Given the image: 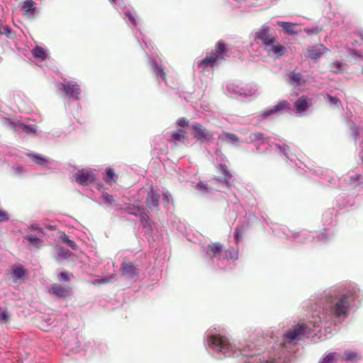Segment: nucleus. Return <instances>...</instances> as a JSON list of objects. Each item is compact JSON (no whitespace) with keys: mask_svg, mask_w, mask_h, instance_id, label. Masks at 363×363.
Returning a JSON list of instances; mask_svg holds the SVG:
<instances>
[{"mask_svg":"<svg viewBox=\"0 0 363 363\" xmlns=\"http://www.w3.org/2000/svg\"><path fill=\"white\" fill-rule=\"evenodd\" d=\"M312 105V99L306 96H301L294 102V107L297 112L306 111Z\"/></svg>","mask_w":363,"mask_h":363,"instance_id":"1a4fd4ad","label":"nucleus"},{"mask_svg":"<svg viewBox=\"0 0 363 363\" xmlns=\"http://www.w3.org/2000/svg\"><path fill=\"white\" fill-rule=\"evenodd\" d=\"M357 354L354 352L352 351H346L344 353V355L341 357L342 360L344 361H354L357 359Z\"/></svg>","mask_w":363,"mask_h":363,"instance_id":"72a5a7b5","label":"nucleus"},{"mask_svg":"<svg viewBox=\"0 0 363 363\" xmlns=\"http://www.w3.org/2000/svg\"><path fill=\"white\" fill-rule=\"evenodd\" d=\"M60 239L62 242L65 243L67 246L71 247L72 250H77V245L76 242L69 238V236L66 235L65 233H63L60 235Z\"/></svg>","mask_w":363,"mask_h":363,"instance_id":"c756f323","label":"nucleus"},{"mask_svg":"<svg viewBox=\"0 0 363 363\" xmlns=\"http://www.w3.org/2000/svg\"><path fill=\"white\" fill-rule=\"evenodd\" d=\"M32 55L34 57L39 59L40 61L45 60L47 57L45 50L40 46H35L33 49Z\"/></svg>","mask_w":363,"mask_h":363,"instance_id":"b1692460","label":"nucleus"},{"mask_svg":"<svg viewBox=\"0 0 363 363\" xmlns=\"http://www.w3.org/2000/svg\"><path fill=\"white\" fill-rule=\"evenodd\" d=\"M306 83V81L303 79L302 75L298 72H292L291 73V77L289 84L294 86H298Z\"/></svg>","mask_w":363,"mask_h":363,"instance_id":"aec40b11","label":"nucleus"},{"mask_svg":"<svg viewBox=\"0 0 363 363\" xmlns=\"http://www.w3.org/2000/svg\"><path fill=\"white\" fill-rule=\"evenodd\" d=\"M320 320L315 321H310L308 324L301 323L298 324L296 328L293 330H289L284 335V339L288 342H292L295 340H299L301 336L308 335L311 333L310 325H312L314 328L320 326Z\"/></svg>","mask_w":363,"mask_h":363,"instance_id":"f03ea898","label":"nucleus"},{"mask_svg":"<svg viewBox=\"0 0 363 363\" xmlns=\"http://www.w3.org/2000/svg\"><path fill=\"white\" fill-rule=\"evenodd\" d=\"M21 9L24 11V16L30 18L33 16L35 8L33 0H26L21 4Z\"/></svg>","mask_w":363,"mask_h":363,"instance_id":"2eb2a0df","label":"nucleus"},{"mask_svg":"<svg viewBox=\"0 0 363 363\" xmlns=\"http://www.w3.org/2000/svg\"><path fill=\"white\" fill-rule=\"evenodd\" d=\"M154 72L156 75L160 76L163 81H166V73L164 72L162 67L155 65Z\"/></svg>","mask_w":363,"mask_h":363,"instance_id":"e433bc0d","label":"nucleus"},{"mask_svg":"<svg viewBox=\"0 0 363 363\" xmlns=\"http://www.w3.org/2000/svg\"><path fill=\"white\" fill-rule=\"evenodd\" d=\"M362 176L360 174H356L354 177H351L352 181H358L361 179Z\"/></svg>","mask_w":363,"mask_h":363,"instance_id":"3c124183","label":"nucleus"},{"mask_svg":"<svg viewBox=\"0 0 363 363\" xmlns=\"http://www.w3.org/2000/svg\"><path fill=\"white\" fill-rule=\"evenodd\" d=\"M10 314L6 308L3 309L0 306V323L5 324L9 322Z\"/></svg>","mask_w":363,"mask_h":363,"instance_id":"473e14b6","label":"nucleus"},{"mask_svg":"<svg viewBox=\"0 0 363 363\" xmlns=\"http://www.w3.org/2000/svg\"><path fill=\"white\" fill-rule=\"evenodd\" d=\"M63 91L67 95L74 97L75 99H79L81 94V89L79 86L74 82L69 81L66 83L61 84Z\"/></svg>","mask_w":363,"mask_h":363,"instance_id":"0eeeda50","label":"nucleus"},{"mask_svg":"<svg viewBox=\"0 0 363 363\" xmlns=\"http://www.w3.org/2000/svg\"><path fill=\"white\" fill-rule=\"evenodd\" d=\"M308 57L312 60H318L323 55V52L315 47H311L308 49Z\"/></svg>","mask_w":363,"mask_h":363,"instance_id":"cd10ccee","label":"nucleus"},{"mask_svg":"<svg viewBox=\"0 0 363 363\" xmlns=\"http://www.w3.org/2000/svg\"><path fill=\"white\" fill-rule=\"evenodd\" d=\"M340 358L339 354L330 352L323 358L321 363H336Z\"/></svg>","mask_w":363,"mask_h":363,"instance_id":"a878e982","label":"nucleus"},{"mask_svg":"<svg viewBox=\"0 0 363 363\" xmlns=\"http://www.w3.org/2000/svg\"><path fill=\"white\" fill-rule=\"evenodd\" d=\"M281 26L286 32H287L289 33H292V30L291 29V25L290 23L284 22V23H282Z\"/></svg>","mask_w":363,"mask_h":363,"instance_id":"49530a36","label":"nucleus"},{"mask_svg":"<svg viewBox=\"0 0 363 363\" xmlns=\"http://www.w3.org/2000/svg\"><path fill=\"white\" fill-rule=\"evenodd\" d=\"M226 51V45L223 42V40H219L215 47V50L212 54L213 56H216L217 59L223 60V57L222 54H223Z\"/></svg>","mask_w":363,"mask_h":363,"instance_id":"412c9836","label":"nucleus"},{"mask_svg":"<svg viewBox=\"0 0 363 363\" xmlns=\"http://www.w3.org/2000/svg\"><path fill=\"white\" fill-rule=\"evenodd\" d=\"M48 291L49 294H52L58 298H64L70 295L71 289L69 286H62L59 284H53Z\"/></svg>","mask_w":363,"mask_h":363,"instance_id":"6e6552de","label":"nucleus"},{"mask_svg":"<svg viewBox=\"0 0 363 363\" xmlns=\"http://www.w3.org/2000/svg\"><path fill=\"white\" fill-rule=\"evenodd\" d=\"M23 238L36 248H40L42 246L43 241L33 235H26Z\"/></svg>","mask_w":363,"mask_h":363,"instance_id":"c85d7f7f","label":"nucleus"},{"mask_svg":"<svg viewBox=\"0 0 363 363\" xmlns=\"http://www.w3.org/2000/svg\"><path fill=\"white\" fill-rule=\"evenodd\" d=\"M113 1H116V0H112Z\"/></svg>","mask_w":363,"mask_h":363,"instance_id":"bf43d9fd","label":"nucleus"},{"mask_svg":"<svg viewBox=\"0 0 363 363\" xmlns=\"http://www.w3.org/2000/svg\"><path fill=\"white\" fill-rule=\"evenodd\" d=\"M128 16H129V20L132 22V23L135 25L136 22H135V18L131 15H129Z\"/></svg>","mask_w":363,"mask_h":363,"instance_id":"864d4df0","label":"nucleus"},{"mask_svg":"<svg viewBox=\"0 0 363 363\" xmlns=\"http://www.w3.org/2000/svg\"><path fill=\"white\" fill-rule=\"evenodd\" d=\"M362 157H361V160H362V162H363V151H362Z\"/></svg>","mask_w":363,"mask_h":363,"instance_id":"4d7b16f0","label":"nucleus"},{"mask_svg":"<svg viewBox=\"0 0 363 363\" xmlns=\"http://www.w3.org/2000/svg\"><path fill=\"white\" fill-rule=\"evenodd\" d=\"M71 276H72V274H69L67 272H60L58 274V279H59V280H64L65 281H69L70 280Z\"/></svg>","mask_w":363,"mask_h":363,"instance_id":"79ce46f5","label":"nucleus"},{"mask_svg":"<svg viewBox=\"0 0 363 363\" xmlns=\"http://www.w3.org/2000/svg\"><path fill=\"white\" fill-rule=\"evenodd\" d=\"M121 272L123 276L133 278L137 277L138 271L135 265L130 262H123L121 265Z\"/></svg>","mask_w":363,"mask_h":363,"instance_id":"f8f14e48","label":"nucleus"},{"mask_svg":"<svg viewBox=\"0 0 363 363\" xmlns=\"http://www.w3.org/2000/svg\"><path fill=\"white\" fill-rule=\"evenodd\" d=\"M328 99L331 104L335 106V107H341L342 103L340 100L335 96H332L330 95H328Z\"/></svg>","mask_w":363,"mask_h":363,"instance_id":"4c0bfd02","label":"nucleus"},{"mask_svg":"<svg viewBox=\"0 0 363 363\" xmlns=\"http://www.w3.org/2000/svg\"><path fill=\"white\" fill-rule=\"evenodd\" d=\"M1 32L0 33V34L5 35L7 37L11 36V30L8 26H6V25L2 26V27H1Z\"/></svg>","mask_w":363,"mask_h":363,"instance_id":"37998d69","label":"nucleus"},{"mask_svg":"<svg viewBox=\"0 0 363 363\" xmlns=\"http://www.w3.org/2000/svg\"><path fill=\"white\" fill-rule=\"evenodd\" d=\"M358 35L363 40V31L360 32Z\"/></svg>","mask_w":363,"mask_h":363,"instance_id":"5fc2aeb1","label":"nucleus"},{"mask_svg":"<svg viewBox=\"0 0 363 363\" xmlns=\"http://www.w3.org/2000/svg\"><path fill=\"white\" fill-rule=\"evenodd\" d=\"M118 174H116L113 169L111 168L106 169V175L104 177V180L108 184H112L116 183L118 180Z\"/></svg>","mask_w":363,"mask_h":363,"instance_id":"4be33fe9","label":"nucleus"},{"mask_svg":"<svg viewBox=\"0 0 363 363\" xmlns=\"http://www.w3.org/2000/svg\"><path fill=\"white\" fill-rule=\"evenodd\" d=\"M186 132L182 129H179L172 133V140L170 141L179 142L184 143L186 139Z\"/></svg>","mask_w":363,"mask_h":363,"instance_id":"5701e85b","label":"nucleus"},{"mask_svg":"<svg viewBox=\"0 0 363 363\" xmlns=\"http://www.w3.org/2000/svg\"><path fill=\"white\" fill-rule=\"evenodd\" d=\"M243 233H244V228L242 227V228L237 227L235 229V233H234L235 238L237 241H239L240 240L242 239Z\"/></svg>","mask_w":363,"mask_h":363,"instance_id":"58836bf2","label":"nucleus"},{"mask_svg":"<svg viewBox=\"0 0 363 363\" xmlns=\"http://www.w3.org/2000/svg\"><path fill=\"white\" fill-rule=\"evenodd\" d=\"M76 182L80 185L87 186L95 180L94 174L89 170L82 169L74 174Z\"/></svg>","mask_w":363,"mask_h":363,"instance_id":"423d86ee","label":"nucleus"},{"mask_svg":"<svg viewBox=\"0 0 363 363\" xmlns=\"http://www.w3.org/2000/svg\"><path fill=\"white\" fill-rule=\"evenodd\" d=\"M12 271L14 281L24 280L28 274L27 270L19 265L13 266L12 267Z\"/></svg>","mask_w":363,"mask_h":363,"instance_id":"f3484780","label":"nucleus"},{"mask_svg":"<svg viewBox=\"0 0 363 363\" xmlns=\"http://www.w3.org/2000/svg\"><path fill=\"white\" fill-rule=\"evenodd\" d=\"M255 39H259L262 41L265 46H269L277 41V38L270 33L268 26H262L255 33Z\"/></svg>","mask_w":363,"mask_h":363,"instance_id":"39448f33","label":"nucleus"},{"mask_svg":"<svg viewBox=\"0 0 363 363\" xmlns=\"http://www.w3.org/2000/svg\"><path fill=\"white\" fill-rule=\"evenodd\" d=\"M2 124L10 129L16 130V127L18 126L19 121L12 120L11 118H5L2 121Z\"/></svg>","mask_w":363,"mask_h":363,"instance_id":"2f4dec72","label":"nucleus"},{"mask_svg":"<svg viewBox=\"0 0 363 363\" xmlns=\"http://www.w3.org/2000/svg\"><path fill=\"white\" fill-rule=\"evenodd\" d=\"M160 199V195L151 189L150 191H149L145 201L147 207L150 209L155 208L158 210Z\"/></svg>","mask_w":363,"mask_h":363,"instance_id":"9b49d317","label":"nucleus"},{"mask_svg":"<svg viewBox=\"0 0 363 363\" xmlns=\"http://www.w3.org/2000/svg\"><path fill=\"white\" fill-rule=\"evenodd\" d=\"M197 187L201 190H204V191L208 190L207 185L202 182H200L198 183Z\"/></svg>","mask_w":363,"mask_h":363,"instance_id":"09e8293b","label":"nucleus"},{"mask_svg":"<svg viewBox=\"0 0 363 363\" xmlns=\"http://www.w3.org/2000/svg\"><path fill=\"white\" fill-rule=\"evenodd\" d=\"M141 209L142 208L140 206L129 204L127 206L125 211L130 214L137 216L140 212Z\"/></svg>","mask_w":363,"mask_h":363,"instance_id":"f704fd0d","label":"nucleus"},{"mask_svg":"<svg viewBox=\"0 0 363 363\" xmlns=\"http://www.w3.org/2000/svg\"><path fill=\"white\" fill-rule=\"evenodd\" d=\"M116 280V275L111 274L109 277H106L99 281V283L101 284L111 283Z\"/></svg>","mask_w":363,"mask_h":363,"instance_id":"ea45409f","label":"nucleus"},{"mask_svg":"<svg viewBox=\"0 0 363 363\" xmlns=\"http://www.w3.org/2000/svg\"><path fill=\"white\" fill-rule=\"evenodd\" d=\"M28 157L36 164L45 165L48 162V159L39 154H28Z\"/></svg>","mask_w":363,"mask_h":363,"instance_id":"bb28decb","label":"nucleus"},{"mask_svg":"<svg viewBox=\"0 0 363 363\" xmlns=\"http://www.w3.org/2000/svg\"><path fill=\"white\" fill-rule=\"evenodd\" d=\"M30 229L31 230H37V231H38V232H40V233H43V228H40V227H39L38 225H30Z\"/></svg>","mask_w":363,"mask_h":363,"instance_id":"8fccbe9b","label":"nucleus"},{"mask_svg":"<svg viewBox=\"0 0 363 363\" xmlns=\"http://www.w3.org/2000/svg\"><path fill=\"white\" fill-rule=\"evenodd\" d=\"M177 124L179 127L185 128L189 126V122L184 118H180L177 121Z\"/></svg>","mask_w":363,"mask_h":363,"instance_id":"a19ab883","label":"nucleus"},{"mask_svg":"<svg viewBox=\"0 0 363 363\" xmlns=\"http://www.w3.org/2000/svg\"><path fill=\"white\" fill-rule=\"evenodd\" d=\"M18 126L22 129L23 132L28 134L35 133V128L31 125H25L19 122Z\"/></svg>","mask_w":363,"mask_h":363,"instance_id":"c9c22d12","label":"nucleus"},{"mask_svg":"<svg viewBox=\"0 0 363 363\" xmlns=\"http://www.w3.org/2000/svg\"><path fill=\"white\" fill-rule=\"evenodd\" d=\"M350 298L348 294H344L333 300L329 306L330 315L336 318L345 319L350 308Z\"/></svg>","mask_w":363,"mask_h":363,"instance_id":"f257e3e1","label":"nucleus"},{"mask_svg":"<svg viewBox=\"0 0 363 363\" xmlns=\"http://www.w3.org/2000/svg\"><path fill=\"white\" fill-rule=\"evenodd\" d=\"M223 249V245L220 242H213L207 247V253L211 257H216L220 255Z\"/></svg>","mask_w":363,"mask_h":363,"instance_id":"4468645a","label":"nucleus"},{"mask_svg":"<svg viewBox=\"0 0 363 363\" xmlns=\"http://www.w3.org/2000/svg\"><path fill=\"white\" fill-rule=\"evenodd\" d=\"M218 138L222 143H228L234 146H239L242 143L238 135L225 131L222 132Z\"/></svg>","mask_w":363,"mask_h":363,"instance_id":"9d476101","label":"nucleus"},{"mask_svg":"<svg viewBox=\"0 0 363 363\" xmlns=\"http://www.w3.org/2000/svg\"><path fill=\"white\" fill-rule=\"evenodd\" d=\"M287 108H289V104L287 101H280L276 106H274L273 108H272L270 110L264 111L262 113V116L264 118H266L272 113H274L279 111H281V110H283V109H285Z\"/></svg>","mask_w":363,"mask_h":363,"instance_id":"6ab92c4d","label":"nucleus"},{"mask_svg":"<svg viewBox=\"0 0 363 363\" xmlns=\"http://www.w3.org/2000/svg\"><path fill=\"white\" fill-rule=\"evenodd\" d=\"M138 214H139L141 223H143L145 224L147 223L148 220H149L148 216L145 213H140Z\"/></svg>","mask_w":363,"mask_h":363,"instance_id":"a18cd8bd","label":"nucleus"},{"mask_svg":"<svg viewBox=\"0 0 363 363\" xmlns=\"http://www.w3.org/2000/svg\"><path fill=\"white\" fill-rule=\"evenodd\" d=\"M330 71L335 74L344 71L343 64L339 61H334L330 65Z\"/></svg>","mask_w":363,"mask_h":363,"instance_id":"7c9ffc66","label":"nucleus"},{"mask_svg":"<svg viewBox=\"0 0 363 363\" xmlns=\"http://www.w3.org/2000/svg\"><path fill=\"white\" fill-rule=\"evenodd\" d=\"M219 171L223 174V178H218L217 180L220 182L224 183L226 185H228L229 180L232 177V174L228 169V167L225 164H221L219 166Z\"/></svg>","mask_w":363,"mask_h":363,"instance_id":"a211bd4d","label":"nucleus"},{"mask_svg":"<svg viewBox=\"0 0 363 363\" xmlns=\"http://www.w3.org/2000/svg\"><path fill=\"white\" fill-rule=\"evenodd\" d=\"M104 199L106 203L111 204L114 201V199L111 195H106L104 196Z\"/></svg>","mask_w":363,"mask_h":363,"instance_id":"de8ad7c7","label":"nucleus"},{"mask_svg":"<svg viewBox=\"0 0 363 363\" xmlns=\"http://www.w3.org/2000/svg\"><path fill=\"white\" fill-rule=\"evenodd\" d=\"M250 143H259V144H264L266 142L264 134L260 132L252 133L249 136Z\"/></svg>","mask_w":363,"mask_h":363,"instance_id":"393cba45","label":"nucleus"},{"mask_svg":"<svg viewBox=\"0 0 363 363\" xmlns=\"http://www.w3.org/2000/svg\"><path fill=\"white\" fill-rule=\"evenodd\" d=\"M209 345L215 346L218 350L225 354L231 347L228 340L223 336L212 335L208 337Z\"/></svg>","mask_w":363,"mask_h":363,"instance_id":"20e7f679","label":"nucleus"},{"mask_svg":"<svg viewBox=\"0 0 363 363\" xmlns=\"http://www.w3.org/2000/svg\"><path fill=\"white\" fill-rule=\"evenodd\" d=\"M228 252H229V254L230 255V257L231 259H237V258H238V252H234L233 255L231 253V252H230V251H228Z\"/></svg>","mask_w":363,"mask_h":363,"instance_id":"603ef678","label":"nucleus"},{"mask_svg":"<svg viewBox=\"0 0 363 363\" xmlns=\"http://www.w3.org/2000/svg\"><path fill=\"white\" fill-rule=\"evenodd\" d=\"M306 32L308 34H311L313 32L312 30H309V29H306Z\"/></svg>","mask_w":363,"mask_h":363,"instance_id":"6e6d98bb","label":"nucleus"},{"mask_svg":"<svg viewBox=\"0 0 363 363\" xmlns=\"http://www.w3.org/2000/svg\"><path fill=\"white\" fill-rule=\"evenodd\" d=\"M9 219V218L6 211L0 208V222L7 221Z\"/></svg>","mask_w":363,"mask_h":363,"instance_id":"c03bdc74","label":"nucleus"},{"mask_svg":"<svg viewBox=\"0 0 363 363\" xmlns=\"http://www.w3.org/2000/svg\"><path fill=\"white\" fill-rule=\"evenodd\" d=\"M217 57L211 55V56H206L203 60L198 63V67L201 69L202 72L206 71L208 67L213 68L217 61Z\"/></svg>","mask_w":363,"mask_h":363,"instance_id":"ddd939ff","label":"nucleus"},{"mask_svg":"<svg viewBox=\"0 0 363 363\" xmlns=\"http://www.w3.org/2000/svg\"><path fill=\"white\" fill-rule=\"evenodd\" d=\"M267 51L269 55H274L276 57H280L285 55L286 49L282 45L272 44L269 49H267Z\"/></svg>","mask_w":363,"mask_h":363,"instance_id":"dca6fc26","label":"nucleus"},{"mask_svg":"<svg viewBox=\"0 0 363 363\" xmlns=\"http://www.w3.org/2000/svg\"><path fill=\"white\" fill-rule=\"evenodd\" d=\"M194 137L201 143L210 142L213 139V134L204 128L201 123L192 125Z\"/></svg>","mask_w":363,"mask_h":363,"instance_id":"7ed1b4c3","label":"nucleus"},{"mask_svg":"<svg viewBox=\"0 0 363 363\" xmlns=\"http://www.w3.org/2000/svg\"><path fill=\"white\" fill-rule=\"evenodd\" d=\"M362 74H363V66H362Z\"/></svg>","mask_w":363,"mask_h":363,"instance_id":"13d9d810","label":"nucleus"}]
</instances>
